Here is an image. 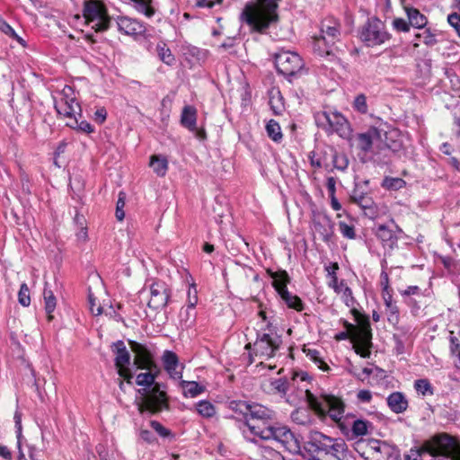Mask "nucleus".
<instances>
[{
	"label": "nucleus",
	"mask_w": 460,
	"mask_h": 460,
	"mask_svg": "<svg viewBox=\"0 0 460 460\" xmlns=\"http://www.w3.org/2000/svg\"><path fill=\"white\" fill-rule=\"evenodd\" d=\"M305 397L309 408L315 415L321 420L329 417L348 439H355L367 433L371 423L367 420L355 419L354 416H343L345 403L341 398L332 394H322L318 397L309 390L306 391Z\"/></svg>",
	"instance_id": "1"
},
{
	"label": "nucleus",
	"mask_w": 460,
	"mask_h": 460,
	"mask_svg": "<svg viewBox=\"0 0 460 460\" xmlns=\"http://www.w3.org/2000/svg\"><path fill=\"white\" fill-rule=\"evenodd\" d=\"M280 1L255 0L254 3H247L240 18L251 28L252 31L262 34L271 24L279 21L278 9Z\"/></svg>",
	"instance_id": "2"
},
{
	"label": "nucleus",
	"mask_w": 460,
	"mask_h": 460,
	"mask_svg": "<svg viewBox=\"0 0 460 460\" xmlns=\"http://www.w3.org/2000/svg\"><path fill=\"white\" fill-rule=\"evenodd\" d=\"M307 445L309 450L316 454L330 455L338 460L349 459L348 446L341 438H333L314 430L309 433Z\"/></svg>",
	"instance_id": "3"
},
{
	"label": "nucleus",
	"mask_w": 460,
	"mask_h": 460,
	"mask_svg": "<svg viewBox=\"0 0 460 460\" xmlns=\"http://www.w3.org/2000/svg\"><path fill=\"white\" fill-rule=\"evenodd\" d=\"M141 397L137 400V411L141 415H157L164 411L170 410L169 396L161 389V384L156 383L151 388L138 390Z\"/></svg>",
	"instance_id": "4"
},
{
	"label": "nucleus",
	"mask_w": 460,
	"mask_h": 460,
	"mask_svg": "<svg viewBox=\"0 0 460 460\" xmlns=\"http://www.w3.org/2000/svg\"><path fill=\"white\" fill-rule=\"evenodd\" d=\"M360 40L369 48L380 46L390 40L392 34L387 31L385 24L376 16L368 18L358 31Z\"/></svg>",
	"instance_id": "5"
},
{
	"label": "nucleus",
	"mask_w": 460,
	"mask_h": 460,
	"mask_svg": "<svg viewBox=\"0 0 460 460\" xmlns=\"http://www.w3.org/2000/svg\"><path fill=\"white\" fill-rule=\"evenodd\" d=\"M83 16L87 24L93 23L92 28L96 32L106 31L111 25V18L108 9L102 0H85Z\"/></svg>",
	"instance_id": "6"
},
{
	"label": "nucleus",
	"mask_w": 460,
	"mask_h": 460,
	"mask_svg": "<svg viewBox=\"0 0 460 460\" xmlns=\"http://www.w3.org/2000/svg\"><path fill=\"white\" fill-rule=\"evenodd\" d=\"M259 434H261V438L263 440L274 439L279 442L283 447L291 454L300 452L301 447L299 440L286 426H274L273 429H264L260 430Z\"/></svg>",
	"instance_id": "7"
},
{
	"label": "nucleus",
	"mask_w": 460,
	"mask_h": 460,
	"mask_svg": "<svg viewBox=\"0 0 460 460\" xmlns=\"http://www.w3.org/2000/svg\"><path fill=\"white\" fill-rule=\"evenodd\" d=\"M275 66L278 72L286 77L296 75L305 64L302 58L296 52L280 50L274 55Z\"/></svg>",
	"instance_id": "8"
},
{
	"label": "nucleus",
	"mask_w": 460,
	"mask_h": 460,
	"mask_svg": "<svg viewBox=\"0 0 460 460\" xmlns=\"http://www.w3.org/2000/svg\"><path fill=\"white\" fill-rule=\"evenodd\" d=\"M350 314L353 315L357 324H353L343 318L340 319V323L343 325L346 331L358 334V338L364 343L370 342L373 335L369 316L360 313L355 306L351 307Z\"/></svg>",
	"instance_id": "9"
},
{
	"label": "nucleus",
	"mask_w": 460,
	"mask_h": 460,
	"mask_svg": "<svg viewBox=\"0 0 460 460\" xmlns=\"http://www.w3.org/2000/svg\"><path fill=\"white\" fill-rule=\"evenodd\" d=\"M281 339L279 336L272 337L269 333L258 334L255 342L253 343L254 354L256 357L269 359L275 357L277 351L279 349ZM252 344L248 342L244 346V349L251 350Z\"/></svg>",
	"instance_id": "10"
},
{
	"label": "nucleus",
	"mask_w": 460,
	"mask_h": 460,
	"mask_svg": "<svg viewBox=\"0 0 460 460\" xmlns=\"http://www.w3.org/2000/svg\"><path fill=\"white\" fill-rule=\"evenodd\" d=\"M455 445L456 438L447 433H440L424 441L420 447V451L433 456H451Z\"/></svg>",
	"instance_id": "11"
},
{
	"label": "nucleus",
	"mask_w": 460,
	"mask_h": 460,
	"mask_svg": "<svg viewBox=\"0 0 460 460\" xmlns=\"http://www.w3.org/2000/svg\"><path fill=\"white\" fill-rule=\"evenodd\" d=\"M55 109L60 117L71 119L74 116L82 117L81 106L75 97L72 87L66 85L60 93V98L55 102Z\"/></svg>",
	"instance_id": "12"
},
{
	"label": "nucleus",
	"mask_w": 460,
	"mask_h": 460,
	"mask_svg": "<svg viewBox=\"0 0 460 460\" xmlns=\"http://www.w3.org/2000/svg\"><path fill=\"white\" fill-rule=\"evenodd\" d=\"M128 343L134 353V365L137 368H150L159 371V366L155 360V353L147 345L128 340Z\"/></svg>",
	"instance_id": "13"
},
{
	"label": "nucleus",
	"mask_w": 460,
	"mask_h": 460,
	"mask_svg": "<svg viewBox=\"0 0 460 460\" xmlns=\"http://www.w3.org/2000/svg\"><path fill=\"white\" fill-rule=\"evenodd\" d=\"M112 351L115 353V367L118 374L128 384L132 383L133 375L128 367L130 362V354L127 349L123 341H117L111 346Z\"/></svg>",
	"instance_id": "14"
},
{
	"label": "nucleus",
	"mask_w": 460,
	"mask_h": 460,
	"mask_svg": "<svg viewBox=\"0 0 460 460\" xmlns=\"http://www.w3.org/2000/svg\"><path fill=\"white\" fill-rule=\"evenodd\" d=\"M171 289L162 280H155L150 286V299L147 305L155 310L163 309L168 304Z\"/></svg>",
	"instance_id": "15"
},
{
	"label": "nucleus",
	"mask_w": 460,
	"mask_h": 460,
	"mask_svg": "<svg viewBox=\"0 0 460 460\" xmlns=\"http://www.w3.org/2000/svg\"><path fill=\"white\" fill-rule=\"evenodd\" d=\"M323 116L327 121L332 133H336L341 138L349 139L351 137V128L348 119L338 111H324Z\"/></svg>",
	"instance_id": "16"
},
{
	"label": "nucleus",
	"mask_w": 460,
	"mask_h": 460,
	"mask_svg": "<svg viewBox=\"0 0 460 460\" xmlns=\"http://www.w3.org/2000/svg\"><path fill=\"white\" fill-rule=\"evenodd\" d=\"M385 134L378 128L370 127L366 132L356 136L357 147L367 154L371 151L374 143L383 141V136Z\"/></svg>",
	"instance_id": "17"
},
{
	"label": "nucleus",
	"mask_w": 460,
	"mask_h": 460,
	"mask_svg": "<svg viewBox=\"0 0 460 460\" xmlns=\"http://www.w3.org/2000/svg\"><path fill=\"white\" fill-rule=\"evenodd\" d=\"M313 231L318 234L319 239L329 243L333 237V222L326 215L318 214L313 219Z\"/></svg>",
	"instance_id": "18"
},
{
	"label": "nucleus",
	"mask_w": 460,
	"mask_h": 460,
	"mask_svg": "<svg viewBox=\"0 0 460 460\" xmlns=\"http://www.w3.org/2000/svg\"><path fill=\"white\" fill-rule=\"evenodd\" d=\"M334 340L337 341L349 340L353 344L354 351L361 358H367L371 355L372 341H370V342L364 343L358 338V334H355L354 332L345 330L335 334Z\"/></svg>",
	"instance_id": "19"
},
{
	"label": "nucleus",
	"mask_w": 460,
	"mask_h": 460,
	"mask_svg": "<svg viewBox=\"0 0 460 460\" xmlns=\"http://www.w3.org/2000/svg\"><path fill=\"white\" fill-rule=\"evenodd\" d=\"M349 201L360 207L365 211V214L370 213L374 215L376 213V205L373 198L358 185L352 190L349 195Z\"/></svg>",
	"instance_id": "20"
},
{
	"label": "nucleus",
	"mask_w": 460,
	"mask_h": 460,
	"mask_svg": "<svg viewBox=\"0 0 460 460\" xmlns=\"http://www.w3.org/2000/svg\"><path fill=\"white\" fill-rule=\"evenodd\" d=\"M117 25L121 33L132 37L142 36L146 31L145 23L129 17H119Z\"/></svg>",
	"instance_id": "21"
},
{
	"label": "nucleus",
	"mask_w": 460,
	"mask_h": 460,
	"mask_svg": "<svg viewBox=\"0 0 460 460\" xmlns=\"http://www.w3.org/2000/svg\"><path fill=\"white\" fill-rule=\"evenodd\" d=\"M337 40H330L325 35L319 34L312 37L313 49L322 58L334 57V45Z\"/></svg>",
	"instance_id": "22"
},
{
	"label": "nucleus",
	"mask_w": 460,
	"mask_h": 460,
	"mask_svg": "<svg viewBox=\"0 0 460 460\" xmlns=\"http://www.w3.org/2000/svg\"><path fill=\"white\" fill-rule=\"evenodd\" d=\"M276 418V412L264 405L259 403H252L251 411L248 420L256 422L267 424V422L273 423Z\"/></svg>",
	"instance_id": "23"
},
{
	"label": "nucleus",
	"mask_w": 460,
	"mask_h": 460,
	"mask_svg": "<svg viewBox=\"0 0 460 460\" xmlns=\"http://www.w3.org/2000/svg\"><path fill=\"white\" fill-rule=\"evenodd\" d=\"M341 29L340 21L333 16L325 17L320 24V33L330 38V40L340 41Z\"/></svg>",
	"instance_id": "24"
},
{
	"label": "nucleus",
	"mask_w": 460,
	"mask_h": 460,
	"mask_svg": "<svg viewBox=\"0 0 460 460\" xmlns=\"http://www.w3.org/2000/svg\"><path fill=\"white\" fill-rule=\"evenodd\" d=\"M162 361L164 370L171 377L174 379H180L182 377L181 371L178 370L179 358L175 352L172 350H164L162 356Z\"/></svg>",
	"instance_id": "25"
},
{
	"label": "nucleus",
	"mask_w": 460,
	"mask_h": 460,
	"mask_svg": "<svg viewBox=\"0 0 460 460\" xmlns=\"http://www.w3.org/2000/svg\"><path fill=\"white\" fill-rule=\"evenodd\" d=\"M329 287L332 288L335 293L341 294L342 300L348 307L354 306L356 299L353 296L351 288L347 285L344 279L339 281L338 277H334L329 283Z\"/></svg>",
	"instance_id": "26"
},
{
	"label": "nucleus",
	"mask_w": 460,
	"mask_h": 460,
	"mask_svg": "<svg viewBox=\"0 0 460 460\" xmlns=\"http://www.w3.org/2000/svg\"><path fill=\"white\" fill-rule=\"evenodd\" d=\"M266 272L273 279L272 286L279 296L288 290V285L290 283V277L285 270L273 271L268 269Z\"/></svg>",
	"instance_id": "27"
},
{
	"label": "nucleus",
	"mask_w": 460,
	"mask_h": 460,
	"mask_svg": "<svg viewBox=\"0 0 460 460\" xmlns=\"http://www.w3.org/2000/svg\"><path fill=\"white\" fill-rule=\"evenodd\" d=\"M376 237L381 241L385 249L394 250L397 245L398 238L393 230L385 225H379L376 232Z\"/></svg>",
	"instance_id": "28"
},
{
	"label": "nucleus",
	"mask_w": 460,
	"mask_h": 460,
	"mask_svg": "<svg viewBox=\"0 0 460 460\" xmlns=\"http://www.w3.org/2000/svg\"><path fill=\"white\" fill-rule=\"evenodd\" d=\"M386 401L389 409L396 414L404 412L409 406L408 400L401 392H394L390 394Z\"/></svg>",
	"instance_id": "29"
},
{
	"label": "nucleus",
	"mask_w": 460,
	"mask_h": 460,
	"mask_svg": "<svg viewBox=\"0 0 460 460\" xmlns=\"http://www.w3.org/2000/svg\"><path fill=\"white\" fill-rule=\"evenodd\" d=\"M376 447H379V440L359 439L355 443L354 448L365 460H370Z\"/></svg>",
	"instance_id": "30"
},
{
	"label": "nucleus",
	"mask_w": 460,
	"mask_h": 460,
	"mask_svg": "<svg viewBox=\"0 0 460 460\" xmlns=\"http://www.w3.org/2000/svg\"><path fill=\"white\" fill-rule=\"evenodd\" d=\"M269 104L276 116H279L285 111L284 97L279 87H272L269 91Z\"/></svg>",
	"instance_id": "31"
},
{
	"label": "nucleus",
	"mask_w": 460,
	"mask_h": 460,
	"mask_svg": "<svg viewBox=\"0 0 460 460\" xmlns=\"http://www.w3.org/2000/svg\"><path fill=\"white\" fill-rule=\"evenodd\" d=\"M197 109L192 105H185L181 114V124L190 131L196 130Z\"/></svg>",
	"instance_id": "32"
},
{
	"label": "nucleus",
	"mask_w": 460,
	"mask_h": 460,
	"mask_svg": "<svg viewBox=\"0 0 460 460\" xmlns=\"http://www.w3.org/2000/svg\"><path fill=\"white\" fill-rule=\"evenodd\" d=\"M404 11L412 27L416 29H424L426 27L428 18L419 9L412 6H404Z\"/></svg>",
	"instance_id": "33"
},
{
	"label": "nucleus",
	"mask_w": 460,
	"mask_h": 460,
	"mask_svg": "<svg viewBox=\"0 0 460 460\" xmlns=\"http://www.w3.org/2000/svg\"><path fill=\"white\" fill-rule=\"evenodd\" d=\"M144 370H146V373H140L136 377V383L139 386H146L148 388H151L155 385L157 382H155V379L161 373V369L159 368V371L156 372V369H150V368H143Z\"/></svg>",
	"instance_id": "34"
},
{
	"label": "nucleus",
	"mask_w": 460,
	"mask_h": 460,
	"mask_svg": "<svg viewBox=\"0 0 460 460\" xmlns=\"http://www.w3.org/2000/svg\"><path fill=\"white\" fill-rule=\"evenodd\" d=\"M149 165L153 168L154 172L159 177H164L169 168L167 159L157 155H151Z\"/></svg>",
	"instance_id": "35"
},
{
	"label": "nucleus",
	"mask_w": 460,
	"mask_h": 460,
	"mask_svg": "<svg viewBox=\"0 0 460 460\" xmlns=\"http://www.w3.org/2000/svg\"><path fill=\"white\" fill-rule=\"evenodd\" d=\"M279 296L288 308L294 309L296 312H302L305 309V304L301 298L296 295H293L288 290L281 294Z\"/></svg>",
	"instance_id": "36"
},
{
	"label": "nucleus",
	"mask_w": 460,
	"mask_h": 460,
	"mask_svg": "<svg viewBox=\"0 0 460 460\" xmlns=\"http://www.w3.org/2000/svg\"><path fill=\"white\" fill-rule=\"evenodd\" d=\"M43 298L45 304V310L48 315V321L50 322L54 318L52 313L56 309L57 299L56 296H54L53 291L48 288L47 287H45L43 290Z\"/></svg>",
	"instance_id": "37"
},
{
	"label": "nucleus",
	"mask_w": 460,
	"mask_h": 460,
	"mask_svg": "<svg viewBox=\"0 0 460 460\" xmlns=\"http://www.w3.org/2000/svg\"><path fill=\"white\" fill-rule=\"evenodd\" d=\"M156 52L159 59L168 66H172L175 63V57L168 48L167 44L160 41L156 45Z\"/></svg>",
	"instance_id": "38"
},
{
	"label": "nucleus",
	"mask_w": 460,
	"mask_h": 460,
	"mask_svg": "<svg viewBox=\"0 0 460 460\" xmlns=\"http://www.w3.org/2000/svg\"><path fill=\"white\" fill-rule=\"evenodd\" d=\"M181 387L185 397H196L205 391V387L195 381H182Z\"/></svg>",
	"instance_id": "39"
},
{
	"label": "nucleus",
	"mask_w": 460,
	"mask_h": 460,
	"mask_svg": "<svg viewBox=\"0 0 460 460\" xmlns=\"http://www.w3.org/2000/svg\"><path fill=\"white\" fill-rule=\"evenodd\" d=\"M303 352L305 353L306 357H308L312 361L317 364L321 370L328 371L330 369L329 366L320 357V352L317 349H309L304 346Z\"/></svg>",
	"instance_id": "40"
},
{
	"label": "nucleus",
	"mask_w": 460,
	"mask_h": 460,
	"mask_svg": "<svg viewBox=\"0 0 460 460\" xmlns=\"http://www.w3.org/2000/svg\"><path fill=\"white\" fill-rule=\"evenodd\" d=\"M194 309L187 305L186 307H182L180 311V321L186 328L190 327L195 322L196 314Z\"/></svg>",
	"instance_id": "41"
},
{
	"label": "nucleus",
	"mask_w": 460,
	"mask_h": 460,
	"mask_svg": "<svg viewBox=\"0 0 460 460\" xmlns=\"http://www.w3.org/2000/svg\"><path fill=\"white\" fill-rule=\"evenodd\" d=\"M197 411L204 418H212L216 414V407L208 401L202 400L196 404Z\"/></svg>",
	"instance_id": "42"
},
{
	"label": "nucleus",
	"mask_w": 460,
	"mask_h": 460,
	"mask_svg": "<svg viewBox=\"0 0 460 460\" xmlns=\"http://www.w3.org/2000/svg\"><path fill=\"white\" fill-rule=\"evenodd\" d=\"M266 131L269 137L271 138L274 142H279L283 137L280 126L274 119H270L267 123Z\"/></svg>",
	"instance_id": "43"
},
{
	"label": "nucleus",
	"mask_w": 460,
	"mask_h": 460,
	"mask_svg": "<svg viewBox=\"0 0 460 460\" xmlns=\"http://www.w3.org/2000/svg\"><path fill=\"white\" fill-rule=\"evenodd\" d=\"M78 116H74L71 119L66 122V125L71 128L78 129L79 131L85 133L93 132V126L86 120L78 121Z\"/></svg>",
	"instance_id": "44"
},
{
	"label": "nucleus",
	"mask_w": 460,
	"mask_h": 460,
	"mask_svg": "<svg viewBox=\"0 0 460 460\" xmlns=\"http://www.w3.org/2000/svg\"><path fill=\"white\" fill-rule=\"evenodd\" d=\"M415 390L422 396L432 395L434 394V388L430 382L426 379H418L414 382Z\"/></svg>",
	"instance_id": "45"
},
{
	"label": "nucleus",
	"mask_w": 460,
	"mask_h": 460,
	"mask_svg": "<svg viewBox=\"0 0 460 460\" xmlns=\"http://www.w3.org/2000/svg\"><path fill=\"white\" fill-rule=\"evenodd\" d=\"M258 450L264 460H284L281 454L270 447L260 446Z\"/></svg>",
	"instance_id": "46"
},
{
	"label": "nucleus",
	"mask_w": 460,
	"mask_h": 460,
	"mask_svg": "<svg viewBox=\"0 0 460 460\" xmlns=\"http://www.w3.org/2000/svg\"><path fill=\"white\" fill-rule=\"evenodd\" d=\"M252 404L244 402V401H232L230 402V408L242 415L244 416L245 420L249 417V413L251 411Z\"/></svg>",
	"instance_id": "47"
},
{
	"label": "nucleus",
	"mask_w": 460,
	"mask_h": 460,
	"mask_svg": "<svg viewBox=\"0 0 460 460\" xmlns=\"http://www.w3.org/2000/svg\"><path fill=\"white\" fill-rule=\"evenodd\" d=\"M390 456V449L385 443L379 440V447H376L374 450L373 456L370 460H388Z\"/></svg>",
	"instance_id": "48"
},
{
	"label": "nucleus",
	"mask_w": 460,
	"mask_h": 460,
	"mask_svg": "<svg viewBox=\"0 0 460 460\" xmlns=\"http://www.w3.org/2000/svg\"><path fill=\"white\" fill-rule=\"evenodd\" d=\"M149 425L155 430V432H156L161 438H174L173 433L169 429L165 428L158 420H152L149 421Z\"/></svg>",
	"instance_id": "49"
},
{
	"label": "nucleus",
	"mask_w": 460,
	"mask_h": 460,
	"mask_svg": "<svg viewBox=\"0 0 460 460\" xmlns=\"http://www.w3.org/2000/svg\"><path fill=\"white\" fill-rule=\"evenodd\" d=\"M245 425L248 427L249 430L252 434L259 437L261 438V434H259L260 430L264 429H273V423L267 422V424H262L261 422H256L249 420L248 419L245 420Z\"/></svg>",
	"instance_id": "50"
},
{
	"label": "nucleus",
	"mask_w": 460,
	"mask_h": 460,
	"mask_svg": "<svg viewBox=\"0 0 460 460\" xmlns=\"http://www.w3.org/2000/svg\"><path fill=\"white\" fill-rule=\"evenodd\" d=\"M352 107L356 111L366 114L368 111L366 95L364 93L358 94L353 101Z\"/></svg>",
	"instance_id": "51"
},
{
	"label": "nucleus",
	"mask_w": 460,
	"mask_h": 460,
	"mask_svg": "<svg viewBox=\"0 0 460 460\" xmlns=\"http://www.w3.org/2000/svg\"><path fill=\"white\" fill-rule=\"evenodd\" d=\"M136 4V8L147 17L155 14V9L151 6V0H132Z\"/></svg>",
	"instance_id": "52"
},
{
	"label": "nucleus",
	"mask_w": 460,
	"mask_h": 460,
	"mask_svg": "<svg viewBox=\"0 0 460 460\" xmlns=\"http://www.w3.org/2000/svg\"><path fill=\"white\" fill-rule=\"evenodd\" d=\"M333 167L339 171H345L349 165V160L346 155L335 152L332 155Z\"/></svg>",
	"instance_id": "53"
},
{
	"label": "nucleus",
	"mask_w": 460,
	"mask_h": 460,
	"mask_svg": "<svg viewBox=\"0 0 460 460\" xmlns=\"http://www.w3.org/2000/svg\"><path fill=\"white\" fill-rule=\"evenodd\" d=\"M440 262L449 274H455L459 269V263L450 256L440 257Z\"/></svg>",
	"instance_id": "54"
},
{
	"label": "nucleus",
	"mask_w": 460,
	"mask_h": 460,
	"mask_svg": "<svg viewBox=\"0 0 460 460\" xmlns=\"http://www.w3.org/2000/svg\"><path fill=\"white\" fill-rule=\"evenodd\" d=\"M126 204V193L119 191L116 204L115 216L119 221H122L125 217L124 207Z\"/></svg>",
	"instance_id": "55"
},
{
	"label": "nucleus",
	"mask_w": 460,
	"mask_h": 460,
	"mask_svg": "<svg viewBox=\"0 0 460 460\" xmlns=\"http://www.w3.org/2000/svg\"><path fill=\"white\" fill-rule=\"evenodd\" d=\"M18 302L22 306H29L31 304L30 289L26 283H22L18 292Z\"/></svg>",
	"instance_id": "56"
},
{
	"label": "nucleus",
	"mask_w": 460,
	"mask_h": 460,
	"mask_svg": "<svg viewBox=\"0 0 460 460\" xmlns=\"http://www.w3.org/2000/svg\"><path fill=\"white\" fill-rule=\"evenodd\" d=\"M270 390L274 393H279L282 395H285L287 394V391L288 389V381L284 378H279L275 379L270 382Z\"/></svg>",
	"instance_id": "57"
},
{
	"label": "nucleus",
	"mask_w": 460,
	"mask_h": 460,
	"mask_svg": "<svg viewBox=\"0 0 460 460\" xmlns=\"http://www.w3.org/2000/svg\"><path fill=\"white\" fill-rule=\"evenodd\" d=\"M339 231L342 234L343 237L347 239H355L356 233H355V227L353 225H349L343 221L339 222Z\"/></svg>",
	"instance_id": "58"
},
{
	"label": "nucleus",
	"mask_w": 460,
	"mask_h": 460,
	"mask_svg": "<svg viewBox=\"0 0 460 460\" xmlns=\"http://www.w3.org/2000/svg\"><path fill=\"white\" fill-rule=\"evenodd\" d=\"M406 182L401 178H385L383 186L388 190H400L405 186Z\"/></svg>",
	"instance_id": "59"
},
{
	"label": "nucleus",
	"mask_w": 460,
	"mask_h": 460,
	"mask_svg": "<svg viewBox=\"0 0 460 460\" xmlns=\"http://www.w3.org/2000/svg\"><path fill=\"white\" fill-rule=\"evenodd\" d=\"M88 302L90 311L94 315H100L102 313V307L101 306L98 299L93 296V294L89 289L88 292Z\"/></svg>",
	"instance_id": "60"
},
{
	"label": "nucleus",
	"mask_w": 460,
	"mask_h": 460,
	"mask_svg": "<svg viewBox=\"0 0 460 460\" xmlns=\"http://www.w3.org/2000/svg\"><path fill=\"white\" fill-rule=\"evenodd\" d=\"M392 25L398 32H409L411 26L409 20L406 21L402 18H394Z\"/></svg>",
	"instance_id": "61"
},
{
	"label": "nucleus",
	"mask_w": 460,
	"mask_h": 460,
	"mask_svg": "<svg viewBox=\"0 0 460 460\" xmlns=\"http://www.w3.org/2000/svg\"><path fill=\"white\" fill-rule=\"evenodd\" d=\"M198 291L195 284H191L189 286V289L187 292V305H190V308H195L198 304Z\"/></svg>",
	"instance_id": "62"
},
{
	"label": "nucleus",
	"mask_w": 460,
	"mask_h": 460,
	"mask_svg": "<svg viewBox=\"0 0 460 460\" xmlns=\"http://www.w3.org/2000/svg\"><path fill=\"white\" fill-rule=\"evenodd\" d=\"M454 332H451V336L449 338L450 341V352L451 355L456 357L460 360V341L457 337L453 335Z\"/></svg>",
	"instance_id": "63"
},
{
	"label": "nucleus",
	"mask_w": 460,
	"mask_h": 460,
	"mask_svg": "<svg viewBox=\"0 0 460 460\" xmlns=\"http://www.w3.org/2000/svg\"><path fill=\"white\" fill-rule=\"evenodd\" d=\"M447 22L455 29L457 36L460 38V14L457 13L448 14Z\"/></svg>",
	"instance_id": "64"
}]
</instances>
